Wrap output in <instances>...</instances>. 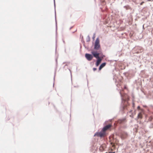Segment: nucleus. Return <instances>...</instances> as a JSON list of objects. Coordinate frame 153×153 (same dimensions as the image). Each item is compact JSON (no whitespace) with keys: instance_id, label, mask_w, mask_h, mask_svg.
Returning a JSON list of instances; mask_svg holds the SVG:
<instances>
[{"instance_id":"nucleus-1","label":"nucleus","mask_w":153,"mask_h":153,"mask_svg":"<svg viewBox=\"0 0 153 153\" xmlns=\"http://www.w3.org/2000/svg\"><path fill=\"white\" fill-rule=\"evenodd\" d=\"M111 126V125L109 124L105 126L100 132H97L94 135V136H97L101 138L107 136L106 131Z\"/></svg>"},{"instance_id":"nucleus-2","label":"nucleus","mask_w":153,"mask_h":153,"mask_svg":"<svg viewBox=\"0 0 153 153\" xmlns=\"http://www.w3.org/2000/svg\"><path fill=\"white\" fill-rule=\"evenodd\" d=\"M100 48V40L99 38H97L95 42L94 49L96 50H98Z\"/></svg>"},{"instance_id":"nucleus-3","label":"nucleus","mask_w":153,"mask_h":153,"mask_svg":"<svg viewBox=\"0 0 153 153\" xmlns=\"http://www.w3.org/2000/svg\"><path fill=\"white\" fill-rule=\"evenodd\" d=\"M91 53L93 56L98 59L99 58H101L100 57H99V55L100 53H98L97 51H93L91 52Z\"/></svg>"},{"instance_id":"nucleus-4","label":"nucleus","mask_w":153,"mask_h":153,"mask_svg":"<svg viewBox=\"0 0 153 153\" xmlns=\"http://www.w3.org/2000/svg\"><path fill=\"white\" fill-rule=\"evenodd\" d=\"M85 57L89 61H91L93 58L92 55L87 53L85 54Z\"/></svg>"},{"instance_id":"nucleus-5","label":"nucleus","mask_w":153,"mask_h":153,"mask_svg":"<svg viewBox=\"0 0 153 153\" xmlns=\"http://www.w3.org/2000/svg\"><path fill=\"white\" fill-rule=\"evenodd\" d=\"M102 60V58H99L97 59L96 64L97 66H98L100 64Z\"/></svg>"},{"instance_id":"nucleus-6","label":"nucleus","mask_w":153,"mask_h":153,"mask_svg":"<svg viewBox=\"0 0 153 153\" xmlns=\"http://www.w3.org/2000/svg\"><path fill=\"white\" fill-rule=\"evenodd\" d=\"M105 146H106L105 144H102L100 147L99 149L101 151H102L104 150L105 148Z\"/></svg>"},{"instance_id":"nucleus-7","label":"nucleus","mask_w":153,"mask_h":153,"mask_svg":"<svg viewBox=\"0 0 153 153\" xmlns=\"http://www.w3.org/2000/svg\"><path fill=\"white\" fill-rule=\"evenodd\" d=\"M106 64V63L105 62H104L102 63L99 67V70H101L103 68L104 66H105Z\"/></svg>"},{"instance_id":"nucleus-8","label":"nucleus","mask_w":153,"mask_h":153,"mask_svg":"<svg viewBox=\"0 0 153 153\" xmlns=\"http://www.w3.org/2000/svg\"><path fill=\"white\" fill-rule=\"evenodd\" d=\"M137 118L138 119H142L143 118L142 113V112H140L138 114Z\"/></svg>"},{"instance_id":"nucleus-9","label":"nucleus","mask_w":153,"mask_h":153,"mask_svg":"<svg viewBox=\"0 0 153 153\" xmlns=\"http://www.w3.org/2000/svg\"><path fill=\"white\" fill-rule=\"evenodd\" d=\"M125 104H124V105L123 106V109H125L126 107H127L128 105H129V103H128V102L126 100H125Z\"/></svg>"},{"instance_id":"nucleus-10","label":"nucleus","mask_w":153,"mask_h":153,"mask_svg":"<svg viewBox=\"0 0 153 153\" xmlns=\"http://www.w3.org/2000/svg\"><path fill=\"white\" fill-rule=\"evenodd\" d=\"M125 120V119H120L118 120V123L120 124H121L124 122Z\"/></svg>"},{"instance_id":"nucleus-11","label":"nucleus","mask_w":153,"mask_h":153,"mask_svg":"<svg viewBox=\"0 0 153 153\" xmlns=\"http://www.w3.org/2000/svg\"><path fill=\"white\" fill-rule=\"evenodd\" d=\"M88 39L87 41L89 42L90 41V36H88Z\"/></svg>"},{"instance_id":"nucleus-12","label":"nucleus","mask_w":153,"mask_h":153,"mask_svg":"<svg viewBox=\"0 0 153 153\" xmlns=\"http://www.w3.org/2000/svg\"><path fill=\"white\" fill-rule=\"evenodd\" d=\"M134 114L133 113H132L131 115H130V117H131V118H133L134 117Z\"/></svg>"},{"instance_id":"nucleus-13","label":"nucleus","mask_w":153,"mask_h":153,"mask_svg":"<svg viewBox=\"0 0 153 153\" xmlns=\"http://www.w3.org/2000/svg\"><path fill=\"white\" fill-rule=\"evenodd\" d=\"M137 109H138V110H141V109H140V106H138L137 107Z\"/></svg>"},{"instance_id":"nucleus-14","label":"nucleus","mask_w":153,"mask_h":153,"mask_svg":"<svg viewBox=\"0 0 153 153\" xmlns=\"http://www.w3.org/2000/svg\"><path fill=\"white\" fill-rule=\"evenodd\" d=\"M95 34H94V36H93L92 38L93 39H94L95 38Z\"/></svg>"},{"instance_id":"nucleus-15","label":"nucleus","mask_w":153,"mask_h":153,"mask_svg":"<svg viewBox=\"0 0 153 153\" xmlns=\"http://www.w3.org/2000/svg\"><path fill=\"white\" fill-rule=\"evenodd\" d=\"M97 69L96 68H93V70L94 71H95L97 70Z\"/></svg>"},{"instance_id":"nucleus-16","label":"nucleus","mask_w":153,"mask_h":153,"mask_svg":"<svg viewBox=\"0 0 153 153\" xmlns=\"http://www.w3.org/2000/svg\"><path fill=\"white\" fill-rule=\"evenodd\" d=\"M144 2L143 1L142 2H141L140 3V5H142L144 3Z\"/></svg>"},{"instance_id":"nucleus-17","label":"nucleus","mask_w":153,"mask_h":153,"mask_svg":"<svg viewBox=\"0 0 153 153\" xmlns=\"http://www.w3.org/2000/svg\"><path fill=\"white\" fill-rule=\"evenodd\" d=\"M152 119V117H150L149 118V120H150V121H151Z\"/></svg>"},{"instance_id":"nucleus-18","label":"nucleus","mask_w":153,"mask_h":153,"mask_svg":"<svg viewBox=\"0 0 153 153\" xmlns=\"http://www.w3.org/2000/svg\"><path fill=\"white\" fill-rule=\"evenodd\" d=\"M134 107V102L133 103V107Z\"/></svg>"},{"instance_id":"nucleus-19","label":"nucleus","mask_w":153,"mask_h":153,"mask_svg":"<svg viewBox=\"0 0 153 153\" xmlns=\"http://www.w3.org/2000/svg\"><path fill=\"white\" fill-rule=\"evenodd\" d=\"M108 153H115V152H109Z\"/></svg>"},{"instance_id":"nucleus-20","label":"nucleus","mask_w":153,"mask_h":153,"mask_svg":"<svg viewBox=\"0 0 153 153\" xmlns=\"http://www.w3.org/2000/svg\"><path fill=\"white\" fill-rule=\"evenodd\" d=\"M132 111V110H131L129 112H131Z\"/></svg>"},{"instance_id":"nucleus-21","label":"nucleus","mask_w":153,"mask_h":153,"mask_svg":"<svg viewBox=\"0 0 153 153\" xmlns=\"http://www.w3.org/2000/svg\"><path fill=\"white\" fill-rule=\"evenodd\" d=\"M133 114H134V115H135V113H134Z\"/></svg>"},{"instance_id":"nucleus-22","label":"nucleus","mask_w":153,"mask_h":153,"mask_svg":"<svg viewBox=\"0 0 153 153\" xmlns=\"http://www.w3.org/2000/svg\"><path fill=\"white\" fill-rule=\"evenodd\" d=\"M111 143V144H112L113 143Z\"/></svg>"}]
</instances>
